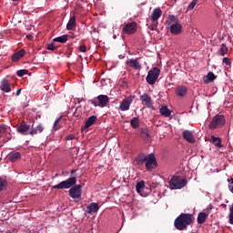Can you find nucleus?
I'll return each mask as SVG.
<instances>
[{
  "instance_id": "f257e3e1",
  "label": "nucleus",
  "mask_w": 233,
  "mask_h": 233,
  "mask_svg": "<svg viewBox=\"0 0 233 233\" xmlns=\"http://www.w3.org/2000/svg\"><path fill=\"white\" fill-rule=\"evenodd\" d=\"M194 222V216L190 213H181L174 221L177 230H187L189 225Z\"/></svg>"
},
{
  "instance_id": "f03ea898",
  "label": "nucleus",
  "mask_w": 233,
  "mask_h": 233,
  "mask_svg": "<svg viewBox=\"0 0 233 233\" xmlns=\"http://www.w3.org/2000/svg\"><path fill=\"white\" fill-rule=\"evenodd\" d=\"M187 183L188 181L187 178H183L180 176H173L169 180L168 185L171 190H177L187 187Z\"/></svg>"
},
{
  "instance_id": "7ed1b4c3",
  "label": "nucleus",
  "mask_w": 233,
  "mask_h": 233,
  "mask_svg": "<svg viewBox=\"0 0 233 233\" xmlns=\"http://www.w3.org/2000/svg\"><path fill=\"white\" fill-rule=\"evenodd\" d=\"M226 124L227 118L225 116L218 114L213 116L211 122L208 125V128H210V130H216V128H221L222 127H225Z\"/></svg>"
},
{
  "instance_id": "20e7f679",
  "label": "nucleus",
  "mask_w": 233,
  "mask_h": 233,
  "mask_svg": "<svg viewBox=\"0 0 233 233\" xmlns=\"http://www.w3.org/2000/svg\"><path fill=\"white\" fill-rule=\"evenodd\" d=\"M76 183H77V178L72 177L67 178L66 180L58 183L57 185L53 186V188L56 190H65L66 188H72V187H74Z\"/></svg>"
},
{
  "instance_id": "39448f33",
  "label": "nucleus",
  "mask_w": 233,
  "mask_h": 233,
  "mask_svg": "<svg viewBox=\"0 0 233 233\" xmlns=\"http://www.w3.org/2000/svg\"><path fill=\"white\" fill-rule=\"evenodd\" d=\"M159 74H161L160 68H157V67L151 68L148 71L147 76L146 77L147 83H148V85H156V81H157L159 77Z\"/></svg>"
},
{
  "instance_id": "423d86ee",
  "label": "nucleus",
  "mask_w": 233,
  "mask_h": 233,
  "mask_svg": "<svg viewBox=\"0 0 233 233\" xmlns=\"http://www.w3.org/2000/svg\"><path fill=\"white\" fill-rule=\"evenodd\" d=\"M146 168L147 170H154V168H157V160H156V156L154 153H151L147 156L146 160Z\"/></svg>"
},
{
  "instance_id": "0eeeda50",
  "label": "nucleus",
  "mask_w": 233,
  "mask_h": 233,
  "mask_svg": "<svg viewBox=\"0 0 233 233\" xmlns=\"http://www.w3.org/2000/svg\"><path fill=\"white\" fill-rule=\"evenodd\" d=\"M134 96H129L126 98H124L119 106V110L121 112H127V110H130V105H132V101H134Z\"/></svg>"
},
{
  "instance_id": "6e6552de",
  "label": "nucleus",
  "mask_w": 233,
  "mask_h": 233,
  "mask_svg": "<svg viewBox=\"0 0 233 233\" xmlns=\"http://www.w3.org/2000/svg\"><path fill=\"white\" fill-rule=\"evenodd\" d=\"M122 31L124 32V34L132 35V34H136V32H137V24L136 22L127 23L123 27Z\"/></svg>"
},
{
  "instance_id": "1a4fd4ad",
  "label": "nucleus",
  "mask_w": 233,
  "mask_h": 233,
  "mask_svg": "<svg viewBox=\"0 0 233 233\" xmlns=\"http://www.w3.org/2000/svg\"><path fill=\"white\" fill-rule=\"evenodd\" d=\"M127 66L129 68H133V70H141V63L139 62V58H131L126 61Z\"/></svg>"
},
{
  "instance_id": "9d476101",
  "label": "nucleus",
  "mask_w": 233,
  "mask_h": 233,
  "mask_svg": "<svg viewBox=\"0 0 233 233\" xmlns=\"http://www.w3.org/2000/svg\"><path fill=\"white\" fill-rule=\"evenodd\" d=\"M81 185H76L69 189V196L73 199H77V198H81Z\"/></svg>"
},
{
  "instance_id": "9b49d317",
  "label": "nucleus",
  "mask_w": 233,
  "mask_h": 233,
  "mask_svg": "<svg viewBox=\"0 0 233 233\" xmlns=\"http://www.w3.org/2000/svg\"><path fill=\"white\" fill-rule=\"evenodd\" d=\"M0 90L2 92H5V94H8L9 92H12V87L10 86V80L4 78L0 82Z\"/></svg>"
},
{
  "instance_id": "f8f14e48",
  "label": "nucleus",
  "mask_w": 233,
  "mask_h": 233,
  "mask_svg": "<svg viewBox=\"0 0 233 233\" xmlns=\"http://www.w3.org/2000/svg\"><path fill=\"white\" fill-rule=\"evenodd\" d=\"M17 132L19 134H22V136H28L30 132V125L26 124V122H22L20 126L17 127L16 128Z\"/></svg>"
},
{
  "instance_id": "ddd939ff",
  "label": "nucleus",
  "mask_w": 233,
  "mask_h": 233,
  "mask_svg": "<svg viewBox=\"0 0 233 233\" xmlns=\"http://www.w3.org/2000/svg\"><path fill=\"white\" fill-rule=\"evenodd\" d=\"M170 32L173 34V35H179V34L183 32V25H181L179 23L171 24Z\"/></svg>"
},
{
  "instance_id": "4468645a",
  "label": "nucleus",
  "mask_w": 233,
  "mask_h": 233,
  "mask_svg": "<svg viewBox=\"0 0 233 233\" xmlns=\"http://www.w3.org/2000/svg\"><path fill=\"white\" fill-rule=\"evenodd\" d=\"M183 139H186L187 143H196V138L194 137V134L190 130H184L182 133Z\"/></svg>"
},
{
  "instance_id": "2eb2a0df",
  "label": "nucleus",
  "mask_w": 233,
  "mask_h": 233,
  "mask_svg": "<svg viewBox=\"0 0 233 233\" xmlns=\"http://www.w3.org/2000/svg\"><path fill=\"white\" fill-rule=\"evenodd\" d=\"M140 101H142L144 105L147 106V108L152 106V97H150V96H148L147 93H144L142 96H140Z\"/></svg>"
},
{
  "instance_id": "dca6fc26",
  "label": "nucleus",
  "mask_w": 233,
  "mask_h": 233,
  "mask_svg": "<svg viewBox=\"0 0 233 233\" xmlns=\"http://www.w3.org/2000/svg\"><path fill=\"white\" fill-rule=\"evenodd\" d=\"M97 101H98V106H101V108H104V106H106V105H108V96L106 95H99L96 97Z\"/></svg>"
},
{
  "instance_id": "f3484780",
  "label": "nucleus",
  "mask_w": 233,
  "mask_h": 233,
  "mask_svg": "<svg viewBox=\"0 0 233 233\" xmlns=\"http://www.w3.org/2000/svg\"><path fill=\"white\" fill-rule=\"evenodd\" d=\"M209 216V212H200L198 215L197 218V221L198 223V225H203V223H205V221H207L208 218Z\"/></svg>"
},
{
  "instance_id": "a211bd4d",
  "label": "nucleus",
  "mask_w": 233,
  "mask_h": 233,
  "mask_svg": "<svg viewBox=\"0 0 233 233\" xmlns=\"http://www.w3.org/2000/svg\"><path fill=\"white\" fill-rule=\"evenodd\" d=\"M162 15L163 11H161V8H155L151 14L150 19L151 21H157V19H159V17H161Z\"/></svg>"
},
{
  "instance_id": "6ab92c4d",
  "label": "nucleus",
  "mask_w": 233,
  "mask_h": 233,
  "mask_svg": "<svg viewBox=\"0 0 233 233\" xmlns=\"http://www.w3.org/2000/svg\"><path fill=\"white\" fill-rule=\"evenodd\" d=\"M218 76L212 72H208L207 76L203 77V82L205 85H208V83H212V81H216Z\"/></svg>"
},
{
  "instance_id": "aec40b11",
  "label": "nucleus",
  "mask_w": 233,
  "mask_h": 233,
  "mask_svg": "<svg viewBox=\"0 0 233 233\" xmlns=\"http://www.w3.org/2000/svg\"><path fill=\"white\" fill-rule=\"evenodd\" d=\"M99 210V204L92 202L87 206V214H96Z\"/></svg>"
},
{
  "instance_id": "412c9836",
  "label": "nucleus",
  "mask_w": 233,
  "mask_h": 233,
  "mask_svg": "<svg viewBox=\"0 0 233 233\" xmlns=\"http://www.w3.org/2000/svg\"><path fill=\"white\" fill-rule=\"evenodd\" d=\"M45 130V127L42 124H39L36 127H32L29 131L30 136H35L37 134H41Z\"/></svg>"
},
{
  "instance_id": "4be33fe9",
  "label": "nucleus",
  "mask_w": 233,
  "mask_h": 233,
  "mask_svg": "<svg viewBox=\"0 0 233 233\" xmlns=\"http://www.w3.org/2000/svg\"><path fill=\"white\" fill-rule=\"evenodd\" d=\"M25 49H21L20 51L15 53L12 56V61L14 63H17V61H19V59H22V57L25 56Z\"/></svg>"
},
{
  "instance_id": "5701e85b",
  "label": "nucleus",
  "mask_w": 233,
  "mask_h": 233,
  "mask_svg": "<svg viewBox=\"0 0 233 233\" xmlns=\"http://www.w3.org/2000/svg\"><path fill=\"white\" fill-rule=\"evenodd\" d=\"M147 158L148 157H147V155H145L144 153H140L136 158L137 165H145V163H147Z\"/></svg>"
},
{
  "instance_id": "b1692460",
  "label": "nucleus",
  "mask_w": 233,
  "mask_h": 233,
  "mask_svg": "<svg viewBox=\"0 0 233 233\" xmlns=\"http://www.w3.org/2000/svg\"><path fill=\"white\" fill-rule=\"evenodd\" d=\"M97 121V116H91L87 118L85 124V128H90L92 125H94Z\"/></svg>"
},
{
  "instance_id": "393cba45",
  "label": "nucleus",
  "mask_w": 233,
  "mask_h": 233,
  "mask_svg": "<svg viewBox=\"0 0 233 233\" xmlns=\"http://www.w3.org/2000/svg\"><path fill=\"white\" fill-rule=\"evenodd\" d=\"M210 141L215 145V147H217V148H223V145H221V138L211 136Z\"/></svg>"
},
{
  "instance_id": "a878e982",
  "label": "nucleus",
  "mask_w": 233,
  "mask_h": 233,
  "mask_svg": "<svg viewBox=\"0 0 233 233\" xmlns=\"http://www.w3.org/2000/svg\"><path fill=\"white\" fill-rule=\"evenodd\" d=\"M159 112L161 116H164V117H170V115L172 114V112L170 111V109H168L167 106H163L162 107H160Z\"/></svg>"
},
{
  "instance_id": "bb28decb",
  "label": "nucleus",
  "mask_w": 233,
  "mask_h": 233,
  "mask_svg": "<svg viewBox=\"0 0 233 233\" xmlns=\"http://www.w3.org/2000/svg\"><path fill=\"white\" fill-rule=\"evenodd\" d=\"M74 28H76V15H73L66 25L67 30H74Z\"/></svg>"
},
{
  "instance_id": "cd10ccee",
  "label": "nucleus",
  "mask_w": 233,
  "mask_h": 233,
  "mask_svg": "<svg viewBox=\"0 0 233 233\" xmlns=\"http://www.w3.org/2000/svg\"><path fill=\"white\" fill-rule=\"evenodd\" d=\"M68 41V35H62L53 39L54 43H66Z\"/></svg>"
},
{
  "instance_id": "c85d7f7f",
  "label": "nucleus",
  "mask_w": 233,
  "mask_h": 233,
  "mask_svg": "<svg viewBox=\"0 0 233 233\" xmlns=\"http://www.w3.org/2000/svg\"><path fill=\"white\" fill-rule=\"evenodd\" d=\"M187 91L188 89L187 88V86H179L177 89V96H178L179 97H184V96L187 95Z\"/></svg>"
},
{
  "instance_id": "c756f323",
  "label": "nucleus",
  "mask_w": 233,
  "mask_h": 233,
  "mask_svg": "<svg viewBox=\"0 0 233 233\" xmlns=\"http://www.w3.org/2000/svg\"><path fill=\"white\" fill-rule=\"evenodd\" d=\"M226 54H228V47H227L225 44H222L220 48L218 50V55L223 57Z\"/></svg>"
},
{
  "instance_id": "7c9ffc66",
  "label": "nucleus",
  "mask_w": 233,
  "mask_h": 233,
  "mask_svg": "<svg viewBox=\"0 0 233 233\" xmlns=\"http://www.w3.org/2000/svg\"><path fill=\"white\" fill-rule=\"evenodd\" d=\"M136 188H137V192L138 194L144 196L143 190H145V181L142 180V181L137 183Z\"/></svg>"
},
{
  "instance_id": "2f4dec72",
  "label": "nucleus",
  "mask_w": 233,
  "mask_h": 233,
  "mask_svg": "<svg viewBox=\"0 0 233 233\" xmlns=\"http://www.w3.org/2000/svg\"><path fill=\"white\" fill-rule=\"evenodd\" d=\"M17 159H21V153H19V152H15L9 156V161H11L12 163H15V161H17Z\"/></svg>"
},
{
  "instance_id": "473e14b6",
  "label": "nucleus",
  "mask_w": 233,
  "mask_h": 233,
  "mask_svg": "<svg viewBox=\"0 0 233 233\" xmlns=\"http://www.w3.org/2000/svg\"><path fill=\"white\" fill-rule=\"evenodd\" d=\"M132 128H139V118L133 117L130 121Z\"/></svg>"
},
{
  "instance_id": "72a5a7b5",
  "label": "nucleus",
  "mask_w": 233,
  "mask_h": 233,
  "mask_svg": "<svg viewBox=\"0 0 233 233\" xmlns=\"http://www.w3.org/2000/svg\"><path fill=\"white\" fill-rule=\"evenodd\" d=\"M61 117L59 116L58 118H56V120L55 121L54 125H53V130L55 132H57V130H59V128H61V126H59V121H61Z\"/></svg>"
},
{
  "instance_id": "f704fd0d",
  "label": "nucleus",
  "mask_w": 233,
  "mask_h": 233,
  "mask_svg": "<svg viewBox=\"0 0 233 233\" xmlns=\"http://www.w3.org/2000/svg\"><path fill=\"white\" fill-rule=\"evenodd\" d=\"M222 65H225V66H232V60L228 57H224L222 59Z\"/></svg>"
},
{
  "instance_id": "c9c22d12",
  "label": "nucleus",
  "mask_w": 233,
  "mask_h": 233,
  "mask_svg": "<svg viewBox=\"0 0 233 233\" xmlns=\"http://www.w3.org/2000/svg\"><path fill=\"white\" fill-rule=\"evenodd\" d=\"M228 219H229L230 225H233V203H232L231 207L229 208Z\"/></svg>"
},
{
  "instance_id": "e433bc0d",
  "label": "nucleus",
  "mask_w": 233,
  "mask_h": 233,
  "mask_svg": "<svg viewBox=\"0 0 233 233\" xmlns=\"http://www.w3.org/2000/svg\"><path fill=\"white\" fill-rule=\"evenodd\" d=\"M26 74H28V70L26 69H20L16 72V76H18V77H23V76H26Z\"/></svg>"
},
{
  "instance_id": "4c0bfd02",
  "label": "nucleus",
  "mask_w": 233,
  "mask_h": 233,
  "mask_svg": "<svg viewBox=\"0 0 233 233\" xmlns=\"http://www.w3.org/2000/svg\"><path fill=\"white\" fill-rule=\"evenodd\" d=\"M169 21H170V25H176V23H179V21L177 20V18H176V15H171L168 17Z\"/></svg>"
},
{
  "instance_id": "58836bf2",
  "label": "nucleus",
  "mask_w": 233,
  "mask_h": 233,
  "mask_svg": "<svg viewBox=\"0 0 233 233\" xmlns=\"http://www.w3.org/2000/svg\"><path fill=\"white\" fill-rule=\"evenodd\" d=\"M196 5H198V0H193V1L187 5V10H194V8H196Z\"/></svg>"
},
{
  "instance_id": "ea45409f",
  "label": "nucleus",
  "mask_w": 233,
  "mask_h": 233,
  "mask_svg": "<svg viewBox=\"0 0 233 233\" xmlns=\"http://www.w3.org/2000/svg\"><path fill=\"white\" fill-rule=\"evenodd\" d=\"M6 185H8V182H6L5 179H0V192L1 190L5 189V187H6Z\"/></svg>"
},
{
  "instance_id": "a19ab883",
  "label": "nucleus",
  "mask_w": 233,
  "mask_h": 233,
  "mask_svg": "<svg viewBox=\"0 0 233 233\" xmlns=\"http://www.w3.org/2000/svg\"><path fill=\"white\" fill-rule=\"evenodd\" d=\"M228 190L233 194V178L228 179Z\"/></svg>"
},
{
  "instance_id": "79ce46f5",
  "label": "nucleus",
  "mask_w": 233,
  "mask_h": 233,
  "mask_svg": "<svg viewBox=\"0 0 233 233\" xmlns=\"http://www.w3.org/2000/svg\"><path fill=\"white\" fill-rule=\"evenodd\" d=\"M141 134H143L144 136H146V137H150V134H148V130L146 128H142L140 130Z\"/></svg>"
},
{
  "instance_id": "37998d69",
  "label": "nucleus",
  "mask_w": 233,
  "mask_h": 233,
  "mask_svg": "<svg viewBox=\"0 0 233 233\" xmlns=\"http://www.w3.org/2000/svg\"><path fill=\"white\" fill-rule=\"evenodd\" d=\"M91 105H94V106H99V104H97V99L94 98L92 100H88Z\"/></svg>"
},
{
  "instance_id": "c03bdc74",
  "label": "nucleus",
  "mask_w": 233,
  "mask_h": 233,
  "mask_svg": "<svg viewBox=\"0 0 233 233\" xmlns=\"http://www.w3.org/2000/svg\"><path fill=\"white\" fill-rule=\"evenodd\" d=\"M46 48H47V50H52V52H54V50H56V46H54V43L48 44Z\"/></svg>"
},
{
  "instance_id": "a18cd8bd",
  "label": "nucleus",
  "mask_w": 233,
  "mask_h": 233,
  "mask_svg": "<svg viewBox=\"0 0 233 233\" xmlns=\"http://www.w3.org/2000/svg\"><path fill=\"white\" fill-rule=\"evenodd\" d=\"M66 141H72V139H76V136L74 135H68L66 137Z\"/></svg>"
},
{
  "instance_id": "49530a36",
  "label": "nucleus",
  "mask_w": 233,
  "mask_h": 233,
  "mask_svg": "<svg viewBox=\"0 0 233 233\" xmlns=\"http://www.w3.org/2000/svg\"><path fill=\"white\" fill-rule=\"evenodd\" d=\"M79 50H80V52H83V53L86 52V46H85V45L80 46Z\"/></svg>"
},
{
  "instance_id": "de8ad7c7",
  "label": "nucleus",
  "mask_w": 233,
  "mask_h": 233,
  "mask_svg": "<svg viewBox=\"0 0 233 233\" xmlns=\"http://www.w3.org/2000/svg\"><path fill=\"white\" fill-rule=\"evenodd\" d=\"M5 132H6V126H1L0 127V133L5 134Z\"/></svg>"
},
{
  "instance_id": "09e8293b",
  "label": "nucleus",
  "mask_w": 233,
  "mask_h": 233,
  "mask_svg": "<svg viewBox=\"0 0 233 233\" xmlns=\"http://www.w3.org/2000/svg\"><path fill=\"white\" fill-rule=\"evenodd\" d=\"M210 210H212V205H208L207 209H204V212H209L210 213Z\"/></svg>"
},
{
  "instance_id": "8fccbe9b",
  "label": "nucleus",
  "mask_w": 233,
  "mask_h": 233,
  "mask_svg": "<svg viewBox=\"0 0 233 233\" xmlns=\"http://www.w3.org/2000/svg\"><path fill=\"white\" fill-rule=\"evenodd\" d=\"M21 88L17 89L16 93H15V96H21Z\"/></svg>"
},
{
  "instance_id": "3c124183",
  "label": "nucleus",
  "mask_w": 233,
  "mask_h": 233,
  "mask_svg": "<svg viewBox=\"0 0 233 233\" xmlns=\"http://www.w3.org/2000/svg\"><path fill=\"white\" fill-rule=\"evenodd\" d=\"M222 208H227V205L226 204H221Z\"/></svg>"
},
{
  "instance_id": "603ef678",
  "label": "nucleus",
  "mask_w": 233,
  "mask_h": 233,
  "mask_svg": "<svg viewBox=\"0 0 233 233\" xmlns=\"http://www.w3.org/2000/svg\"><path fill=\"white\" fill-rule=\"evenodd\" d=\"M27 39H32V35H28Z\"/></svg>"
},
{
  "instance_id": "864d4df0",
  "label": "nucleus",
  "mask_w": 233,
  "mask_h": 233,
  "mask_svg": "<svg viewBox=\"0 0 233 233\" xmlns=\"http://www.w3.org/2000/svg\"><path fill=\"white\" fill-rule=\"evenodd\" d=\"M124 57H125V56H123V55L119 56V59H123Z\"/></svg>"
},
{
  "instance_id": "5fc2aeb1",
  "label": "nucleus",
  "mask_w": 233,
  "mask_h": 233,
  "mask_svg": "<svg viewBox=\"0 0 233 233\" xmlns=\"http://www.w3.org/2000/svg\"><path fill=\"white\" fill-rule=\"evenodd\" d=\"M74 116H76V117H81V116L76 115V113H74Z\"/></svg>"
},
{
  "instance_id": "6e6d98bb",
  "label": "nucleus",
  "mask_w": 233,
  "mask_h": 233,
  "mask_svg": "<svg viewBox=\"0 0 233 233\" xmlns=\"http://www.w3.org/2000/svg\"><path fill=\"white\" fill-rule=\"evenodd\" d=\"M74 172H76V170L73 169V170L71 171V173L74 174Z\"/></svg>"
},
{
  "instance_id": "4d7b16f0",
  "label": "nucleus",
  "mask_w": 233,
  "mask_h": 233,
  "mask_svg": "<svg viewBox=\"0 0 233 233\" xmlns=\"http://www.w3.org/2000/svg\"><path fill=\"white\" fill-rule=\"evenodd\" d=\"M12 1H18V0H12Z\"/></svg>"
}]
</instances>
